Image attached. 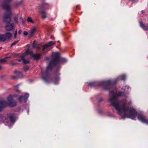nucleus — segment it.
I'll return each mask as SVG.
<instances>
[{"mask_svg":"<svg viewBox=\"0 0 148 148\" xmlns=\"http://www.w3.org/2000/svg\"><path fill=\"white\" fill-rule=\"evenodd\" d=\"M49 5L48 3H42L41 6L39 7L40 8H39V9L41 8L44 9H47L49 8Z\"/></svg>","mask_w":148,"mask_h":148,"instance_id":"ddd939ff","label":"nucleus"},{"mask_svg":"<svg viewBox=\"0 0 148 148\" xmlns=\"http://www.w3.org/2000/svg\"><path fill=\"white\" fill-rule=\"evenodd\" d=\"M42 78L46 82H47V80L46 77H42Z\"/></svg>","mask_w":148,"mask_h":148,"instance_id":"7c9ffc66","label":"nucleus"},{"mask_svg":"<svg viewBox=\"0 0 148 148\" xmlns=\"http://www.w3.org/2000/svg\"><path fill=\"white\" fill-rule=\"evenodd\" d=\"M21 30H19V31H18V33L19 34H21Z\"/></svg>","mask_w":148,"mask_h":148,"instance_id":"4c0bfd02","label":"nucleus"},{"mask_svg":"<svg viewBox=\"0 0 148 148\" xmlns=\"http://www.w3.org/2000/svg\"><path fill=\"white\" fill-rule=\"evenodd\" d=\"M19 41V40L15 41L14 42L12 43L10 47H12V46L15 45Z\"/></svg>","mask_w":148,"mask_h":148,"instance_id":"393cba45","label":"nucleus"},{"mask_svg":"<svg viewBox=\"0 0 148 148\" xmlns=\"http://www.w3.org/2000/svg\"><path fill=\"white\" fill-rule=\"evenodd\" d=\"M111 105L117 111L118 114L123 117L134 119L137 114V112L133 107L127 102H111Z\"/></svg>","mask_w":148,"mask_h":148,"instance_id":"f257e3e1","label":"nucleus"},{"mask_svg":"<svg viewBox=\"0 0 148 148\" xmlns=\"http://www.w3.org/2000/svg\"><path fill=\"white\" fill-rule=\"evenodd\" d=\"M29 67L27 66H25L23 67V68L25 70H27L29 69Z\"/></svg>","mask_w":148,"mask_h":148,"instance_id":"2f4dec72","label":"nucleus"},{"mask_svg":"<svg viewBox=\"0 0 148 148\" xmlns=\"http://www.w3.org/2000/svg\"><path fill=\"white\" fill-rule=\"evenodd\" d=\"M12 36V34L10 32H6L5 34L0 35V41L4 42L10 40Z\"/></svg>","mask_w":148,"mask_h":148,"instance_id":"423d86ee","label":"nucleus"},{"mask_svg":"<svg viewBox=\"0 0 148 148\" xmlns=\"http://www.w3.org/2000/svg\"><path fill=\"white\" fill-rule=\"evenodd\" d=\"M120 77L121 80H125V79L126 76L125 75H123L121 76Z\"/></svg>","mask_w":148,"mask_h":148,"instance_id":"b1692460","label":"nucleus"},{"mask_svg":"<svg viewBox=\"0 0 148 148\" xmlns=\"http://www.w3.org/2000/svg\"><path fill=\"white\" fill-rule=\"evenodd\" d=\"M21 2L20 3L18 4H18H19V5L21 4Z\"/></svg>","mask_w":148,"mask_h":148,"instance_id":"c03bdc74","label":"nucleus"},{"mask_svg":"<svg viewBox=\"0 0 148 148\" xmlns=\"http://www.w3.org/2000/svg\"><path fill=\"white\" fill-rule=\"evenodd\" d=\"M14 21H15V23H18V16H16L14 17Z\"/></svg>","mask_w":148,"mask_h":148,"instance_id":"bb28decb","label":"nucleus"},{"mask_svg":"<svg viewBox=\"0 0 148 148\" xmlns=\"http://www.w3.org/2000/svg\"><path fill=\"white\" fill-rule=\"evenodd\" d=\"M116 89H114V91L110 90L109 91V95L110 97L109 99V102H116V98L118 97H123L125 95L124 93L122 92H116Z\"/></svg>","mask_w":148,"mask_h":148,"instance_id":"39448f33","label":"nucleus"},{"mask_svg":"<svg viewBox=\"0 0 148 148\" xmlns=\"http://www.w3.org/2000/svg\"><path fill=\"white\" fill-rule=\"evenodd\" d=\"M2 48V47H0V49H1Z\"/></svg>","mask_w":148,"mask_h":148,"instance_id":"a18cd8bd","label":"nucleus"},{"mask_svg":"<svg viewBox=\"0 0 148 148\" xmlns=\"http://www.w3.org/2000/svg\"><path fill=\"white\" fill-rule=\"evenodd\" d=\"M13 96L12 95H10L7 98V101L8 102H13Z\"/></svg>","mask_w":148,"mask_h":148,"instance_id":"a211bd4d","label":"nucleus"},{"mask_svg":"<svg viewBox=\"0 0 148 148\" xmlns=\"http://www.w3.org/2000/svg\"><path fill=\"white\" fill-rule=\"evenodd\" d=\"M1 68H2L1 67V66H0V69H1Z\"/></svg>","mask_w":148,"mask_h":148,"instance_id":"37998d69","label":"nucleus"},{"mask_svg":"<svg viewBox=\"0 0 148 148\" xmlns=\"http://www.w3.org/2000/svg\"><path fill=\"white\" fill-rule=\"evenodd\" d=\"M141 12L142 13H143L144 12V11L143 10Z\"/></svg>","mask_w":148,"mask_h":148,"instance_id":"a19ab883","label":"nucleus"},{"mask_svg":"<svg viewBox=\"0 0 148 148\" xmlns=\"http://www.w3.org/2000/svg\"><path fill=\"white\" fill-rule=\"evenodd\" d=\"M23 34L25 36H26L27 35L28 33L27 32L25 31L23 33Z\"/></svg>","mask_w":148,"mask_h":148,"instance_id":"72a5a7b5","label":"nucleus"},{"mask_svg":"<svg viewBox=\"0 0 148 148\" xmlns=\"http://www.w3.org/2000/svg\"><path fill=\"white\" fill-rule=\"evenodd\" d=\"M6 62V60H5V59H3L0 60V62Z\"/></svg>","mask_w":148,"mask_h":148,"instance_id":"c756f323","label":"nucleus"},{"mask_svg":"<svg viewBox=\"0 0 148 148\" xmlns=\"http://www.w3.org/2000/svg\"><path fill=\"white\" fill-rule=\"evenodd\" d=\"M33 47H35V48H37V49H39V48L38 47H36V45H33Z\"/></svg>","mask_w":148,"mask_h":148,"instance_id":"c9c22d12","label":"nucleus"},{"mask_svg":"<svg viewBox=\"0 0 148 148\" xmlns=\"http://www.w3.org/2000/svg\"><path fill=\"white\" fill-rule=\"evenodd\" d=\"M60 80L59 77L57 76L55 77L53 82L55 84H57L58 83V82Z\"/></svg>","mask_w":148,"mask_h":148,"instance_id":"f3484780","label":"nucleus"},{"mask_svg":"<svg viewBox=\"0 0 148 148\" xmlns=\"http://www.w3.org/2000/svg\"><path fill=\"white\" fill-rule=\"evenodd\" d=\"M12 78H14L15 77V76H12Z\"/></svg>","mask_w":148,"mask_h":148,"instance_id":"79ce46f5","label":"nucleus"},{"mask_svg":"<svg viewBox=\"0 0 148 148\" xmlns=\"http://www.w3.org/2000/svg\"><path fill=\"white\" fill-rule=\"evenodd\" d=\"M11 123H14L15 122V119L14 117L10 116L9 117Z\"/></svg>","mask_w":148,"mask_h":148,"instance_id":"5701e85b","label":"nucleus"},{"mask_svg":"<svg viewBox=\"0 0 148 148\" xmlns=\"http://www.w3.org/2000/svg\"><path fill=\"white\" fill-rule=\"evenodd\" d=\"M118 79V78H117L114 81L113 80H109L97 82H90L89 83L88 85L91 87L96 85L103 86L104 89H106L105 88V87L108 86L110 85L115 84L117 82Z\"/></svg>","mask_w":148,"mask_h":148,"instance_id":"20e7f679","label":"nucleus"},{"mask_svg":"<svg viewBox=\"0 0 148 148\" xmlns=\"http://www.w3.org/2000/svg\"><path fill=\"white\" fill-rule=\"evenodd\" d=\"M39 14L41 15L43 19H45L47 17V14L46 12L44 11H42L40 12Z\"/></svg>","mask_w":148,"mask_h":148,"instance_id":"2eb2a0df","label":"nucleus"},{"mask_svg":"<svg viewBox=\"0 0 148 148\" xmlns=\"http://www.w3.org/2000/svg\"><path fill=\"white\" fill-rule=\"evenodd\" d=\"M99 102H101V101H103V98L101 97L99 99Z\"/></svg>","mask_w":148,"mask_h":148,"instance_id":"f704fd0d","label":"nucleus"},{"mask_svg":"<svg viewBox=\"0 0 148 148\" xmlns=\"http://www.w3.org/2000/svg\"><path fill=\"white\" fill-rule=\"evenodd\" d=\"M19 86L18 84H17L15 86H14V87L15 88V91L16 92L18 93H21V91L18 89V87Z\"/></svg>","mask_w":148,"mask_h":148,"instance_id":"aec40b11","label":"nucleus"},{"mask_svg":"<svg viewBox=\"0 0 148 148\" xmlns=\"http://www.w3.org/2000/svg\"><path fill=\"white\" fill-rule=\"evenodd\" d=\"M6 30L7 32L11 31L14 28V24L12 23H8L5 26Z\"/></svg>","mask_w":148,"mask_h":148,"instance_id":"9d476101","label":"nucleus"},{"mask_svg":"<svg viewBox=\"0 0 148 148\" xmlns=\"http://www.w3.org/2000/svg\"><path fill=\"white\" fill-rule=\"evenodd\" d=\"M4 103L5 108L7 107H12L16 106V102H1Z\"/></svg>","mask_w":148,"mask_h":148,"instance_id":"9b49d317","label":"nucleus"},{"mask_svg":"<svg viewBox=\"0 0 148 148\" xmlns=\"http://www.w3.org/2000/svg\"><path fill=\"white\" fill-rule=\"evenodd\" d=\"M138 119L143 123L148 124V120L146 117L142 114H139L138 116Z\"/></svg>","mask_w":148,"mask_h":148,"instance_id":"6e6552de","label":"nucleus"},{"mask_svg":"<svg viewBox=\"0 0 148 148\" xmlns=\"http://www.w3.org/2000/svg\"><path fill=\"white\" fill-rule=\"evenodd\" d=\"M12 96H13V97H17L18 96V95L16 94H14V95H13Z\"/></svg>","mask_w":148,"mask_h":148,"instance_id":"473e14b6","label":"nucleus"},{"mask_svg":"<svg viewBox=\"0 0 148 148\" xmlns=\"http://www.w3.org/2000/svg\"><path fill=\"white\" fill-rule=\"evenodd\" d=\"M14 73H17V71H16V70L15 71H14Z\"/></svg>","mask_w":148,"mask_h":148,"instance_id":"ea45409f","label":"nucleus"},{"mask_svg":"<svg viewBox=\"0 0 148 148\" xmlns=\"http://www.w3.org/2000/svg\"><path fill=\"white\" fill-rule=\"evenodd\" d=\"M18 76L19 77H23V74L21 72H19L18 73Z\"/></svg>","mask_w":148,"mask_h":148,"instance_id":"cd10ccee","label":"nucleus"},{"mask_svg":"<svg viewBox=\"0 0 148 148\" xmlns=\"http://www.w3.org/2000/svg\"><path fill=\"white\" fill-rule=\"evenodd\" d=\"M130 88L129 86H126L124 89V90L125 91H127Z\"/></svg>","mask_w":148,"mask_h":148,"instance_id":"a878e982","label":"nucleus"},{"mask_svg":"<svg viewBox=\"0 0 148 148\" xmlns=\"http://www.w3.org/2000/svg\"><path fill=\"white\" fill-rule=\"evenodd\" d=\"M140 26L145 31H147L148 30V27L144 25L141 22H139Z\"/></svg>","mask_w":148,"mask_h":148,"instance_id":"4468645a","label":"nucleus"},{"mask_svg":"<svg viewBox=\"0 0 148 148\" xmlns=\"http://www.w3.org/2000/svg\"><path fill=\"white\" fill-rule=\"evenodd\" d=\"M11 58V56H8V57H5V59H8V58Z\"/></svg>","mask_w":148,"mask_h":148,"instance_id":"e433bc0d","label":"nucleus"},{"mask_svg":"<svg viewBox=\"0 0 148 148\" xmlns=\"http://www.w3.org/2000/svg\"><path fill=\"white\" fill-rule=\"evenodd\" d=\"M27 21L28 22L34 23V22L32 20V19L30 17H28Z\"/></svg>","mask_w":148,"mask_h":148,"instance_id":"4be33fe9","label":"nucleus"},{"mask_svg":"<svg viewBox=\"0 0 148 148\" xmlns=\"http://www.w3.org/2000/svg\"><path fill=\"white\" fill-rule=\"evenodd\" d=\"M27 112H29V110H28Z\"/></svg>","mask_w":148,"mask_h":148,"instance_id":"49530a36","label":"nucleus"},{"mask_svg":"<svg viewBox=\"0 0 148 148\" xmlns=\"http://www.w3.org/2000/svg\"><path fill=\"white\" fill-rule=\"evenodd\" d=\"M60 53L58 52L52 53V59L47 68L46 72L47 74V73L49 71L51 70L52 66L58 65L60 63H64L66 62V59L60 57Z\"/></svg>","mask_w":148,"mask_h":148,"instance_id":"f03ea898","label":"nucleus"},{"mask_svg":"<svg viewBox=\"0 0 148 148\" xmlns=\"http://www.w3.org/2000/svg\"><path fill=\"white\" fill-rule=\"evenodd\" d=\"M36 31V28L34 27L31 29L29 32V34L30 36H32L33 35L34 33Z\"/></svg>","mask_w":148,"mask_h":148,"instance_id":"dca6fc26","label":"nucleus"},{"mask_svg":"<svg viewBox=\"0 0 148 148\" xmlns=\"http://www.w3.org/2000/svg\"><path fill=\"white\" fill-rule=\"evenodd\" d=\"M55 44V43L53 41H50L48 42L47 44L43 46L42 51H43L44 50L48 48L49 47H50Z\"/></svg>","mask_w":148,"mask_h":148,"instance_id":"f8f14e48","label":"nucleus"},{"mask_svg":"<svg viewBox=\"0 0 148 148\" xmlns=\"http://www.w3.org/2000/svg\"><path fill=\"white\" fill-rule=\"evenodd\" d=\"M21 58L23 62L25 64H27L29 63V61L28 60H26L24 59V57L23 56H22L21 57Z\"/></svg>","mask_w":148,"mask_h":148,"instance_id":"6ab92c4d","label":"nucleus"},{"mask_svg":"<svg viewBox=\"0 0 148 148\" xmlns=\"http://www.w3.org/2000/svg\"><path fill=\"white\" fill-rule=\"evenodd\" d=\"M17 30H16L15 31V33L14 35V39H16V35H17Z\"/></svg>","mask_w":148,"mask_h":148,"instance_id":"c85d7f7f","label":"nucleus"},{"mask_svg":"<svg viewBox=\"0 0 148 148\" xmlns=\"http://www.w3.org/2000/svg\"><path fill=\"white\" fill-rule=\"evenodd\" d=\"M5 108L4 103L0 102V112L3 109Z\"/></svg>","mask_w":148,"mask_h":148,"instance_id":"412c9836","label":"nucleus"},{"mask_svg":"<svg viewBox=\"0 0 148 148\" xmlns=\"http://www.w3.org/2000/svg\"><path fill=\"white\" fill-rule=\"evenodd\" d=\"M12 0H4L2 4L3 8L6 10L3 16L4 22L9 23L11 21L10 16L12 13L10 10V7L9 4V2Z\"/></svg>","mask_w":148,"mask_h":148,"instance_id":"7ed1b4c3","label":"nucleus"},{"mask_svg":"<svg viewBox=\"0 0 148 148\" xmlns=\"http://www.w3.org/2000/svg\"><path fill=\"white\" fill-rule=\"evenodd\" d=\"M26 54H29L34 60H38L40 58L41 55L39 54H34L32 51H30L28 49L27 50Z\"/></svg>","mask_w":148,"mask_h":148,"instance_id":"0eeeda50","label":"nucleus"},{"mask_svg":"<svg viewBox=\"0 0 148 148\" xmlns=\"http://www.w3.org/2000/svg\"><path fill=\"white\" fill-rule=\"evenodd\" d=\"M29 94H25L24 96H20L18 98V101L19 102H26L29 97Z\"/></svg>","mask_w":148,"mask_h":148,"instance_id":"1a4fd4ad","label":"nucleus"},{"mask_svg":"<svg viewBox=\"0 0 148 148\" xmlns=\"http://www.w3.org/2000/svg\"><path fill=\"white\" fill-rule=\"evenodd\" d=\"M0 102H4V101L2 99H1V101H0Z\"/></svg>","mask_w":148,"mask_h":148,"instance_id":"58836bf2","label":"nucleus"}]
</instances>
